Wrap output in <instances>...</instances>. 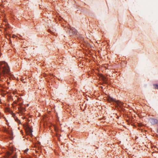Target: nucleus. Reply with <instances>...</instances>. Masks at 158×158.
Returning <instances> with one entry per match:
<instances>
[{"instance_id":"obj_1","label":"nucleus","mask_w":158,"mask_h":158,"mask_svg":"<svg viewBox=\"0 0 158 158\" xmlns=\"http://www.w3.org/2000/svg\"><path fill=\"white\" fill-rule=\"evenodd\" d=\"M0 71L2 74H4L8 73L10 71L7 64L5 62H2L0 65Z\"/></svg>"},{"instance_id":"obj_2","label":"nucleus","mask_w":158,"mask_h":158,"mask_svg":"<svg viewBox=\"0 0 158 158\" xmlns=\"http://www.w3.org/2000/svg\"><path fill=\"white\" fill-rule=\"evenodd\" d=\"M108 100L109 102H112L115 103V105L117 106H119L121 107V106L123 105V103L118 100H116L114 98H113L109 97L108 98Z\"/></svg>"},{"instance_id":"obj_3","label":"nucleus","mask_w":158,"mask_h":158,"mask_svg":"<svg viewBox=\"0 0 158 158\" xmlns=\"http://www.w3.org/2000/svg\"><path fill=\"white\" fill-rule=\"evenodd\" d=\"M68 29H69V34L71 36L77 33V31L76 29L73 27L70 26L69 27H68Z\"/></svg>"},{"instance_id":"obj_4","label":"nucleus","mask_w":158,"mask_h":158,"mask_svg":"<svg viewBox=\"0 0 158 158\" xmlns=\"http://www.w3.org/2000/svg\"><path fill=\"white\" fill-rule=\"evenodd\" d=\"M150 123L152 124H155L158 123V120L154 118H151L150 120Z\"/></svg>"},{"instance_id":"obj_5","label":"nucleus","mask_w":158,"mask_h":158,"mask_svg":"<svg viewBox=\"0 0 158 158\" xmlns=\"http://www.w3.org/2000/svg\"><path fill=\"white\" fill-rule=\"evenodd\" d=\"M32 130L29 127H28L27 128V133L29 135H30L32 136Z\"/></svg>"},{"instance_id":"obj_6","label":"nucleus","mask_w":158,"mask_h":158,"mask_svg":"<svg viewBox=\"0 0 158 158\" xmlns=\"http://www.w3.org/2000/svg\"><path fill=\"white\" fill-rule=\"evenodd\" d=\"M102 79L104 81H106V78L105 77H103L102 78Z\"/></svg>"},{"instance_id":"obj_7","label":"nucleus","mask_w":158,"mask_h":158,"mask_svg":"<svg viewBox=\"0 0 158 158\" xmlns=\"http://www.w3.org/2000/svg\"><path fill=\"white\" fill-rule=\"evenodd\" d=\"M154 85L155 86V88L156 89H158V85Z\"/></svg>"},{"instance_id":"obj_8","label":"nucleus","mask_w":158,"mask_h":158,"mask_svg":"<svg viewBox=\"0 0 158 158\" xmlns=\"http://www.w3.org/2000/svg\"><path fill=\"white\" fill-rule=\"evenodd\" d=\"M28 149H26L25 151H24V152L25 153H27V152H28Z\"/></svg>"},{"instance_id":"obj_9","label":"nucleus","mask_w":158,"mask_h":158,"mask_svg":"<svg viewBox=\"0 0 158 158\" xmlns=\"http://www.w3.org/2000/svg\"><path fill=\"white\" fill-rule=\"evenodd\" d=\"M11 155V153H10V152H8V153H7V155L8 156H9L10 155Z\"/></svg>"},{"instance_id":"obj_10","label":"nucleus","mask_w":158,"mask_h":158,"mask_svg":"<svg viewBox=\"0 0 158 158\" xmlns=\"http://www.w3.org/2000/svg\"><path fill=\"white\" fill-rule=\"evenodd\" d=\"M9 133L11 135H13L11 131H10V132H9Z\"/></svg>"},{"instance_id":"obj_11","label":"nucleus","mask_w":158,"mask_h":158,"mask_svg":"<svg viewBox=\"0 0 158 158\" xmlns=\"http://www.w3.org/2000/svg\"><path fill=\"white\" fill-rule=\"evenodd\" d=\"M16 156H14L13 157H12L11 158H16Z\"/></svg>"},{"instance_id":"obj_12","label":"nucleus","mask_w":158,"mask_h":158,"mask_svg":"<svg viewBox=\"0 0 158 158\" xmlns=\"http://www.w3.org/2000/svg\"><path fill=\"white\" fill-rule=\"evenodd\" d=\"M14 103L15 104L16 103V102L15 101L14 102Z\"/></svg>"},{"instance_id":"obj_13","label":"nucleus","mask_w":158,"mask_h":158,"mask_svg":"<svg viewBox=\"0 0 158 158\" xmlns=\"http://www.w3.org/2000/svg\"><path fill=\"white\" fill-rule=\"evenodd\" d=\"M157 132L158 133V129L157 130Z\"/></svg>"}]
</instances>
